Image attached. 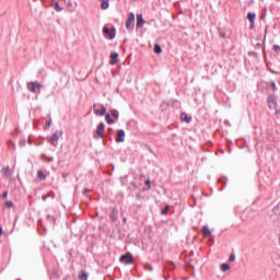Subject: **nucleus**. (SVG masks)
<instances>
[{
	"label": "nucleus",
	"instance_id": "nucleus-18",
	"mask_svg": "<svg viewBox=\"0 0 280 280\" xmlns=\"http://www.w3.org/2000/svg\"><path fill=\"white\" fill-rule=\"evenodd\" d=\"M102 4L101 8L102 10H108V8H110V3L108 2V0H101Z\"/></svg>",
	"mask_w": 280,
	"mask_h": 280
},
{
	"label": "nucleus",
	"instance_id": "nucleus-44",
	"mask_svg": "<svg viewBox=\"0 0 280 280\" xmlns=\"http://www.w3.org/2000/svg\"><path fill=\"white\" fill-rule=\"evenodd\" d=\"M137 198H140V195H139V194H137Z\"/></svg>",
	"mask_w": 280,
	"mask_h": 280
},
{
	"label": "nucleus",
	"instance_id": "nucleus-25",
	"mask_svg": "<svg viewBox=\"0 0 280 280\" xmlns=\"http://www.w3.org/2000/svg\"><path fill=\"white\" fill-rule=\"evenodd\" d=\"M154 52H155V54H163V48L161 47V45L155 44V46H154Z\"/></svg>",
	"mask_w": 280,
	"mask_h": 280
},
{
	"label": "nucleus",
	"instance_id": "nucleus-15",
	"mask_svg": "<svg viewBox=\"0 0 280 280\" xmlns=\"http://www.w3.org/2000/svg\"><path fill=\"white\" fill-rule=\"evenodd\" d=\"M182 121H185L186 124H191V117L187 115V113H182L180 115Z\"/></svg>",
	"mask_w": 280,
	"mask_h": 280
},
{
	"label": "nucleus",
	"instance_id": "nucleus-2",
	"mask_svg": "<svg viewBox=\"0 0 280 280\" xmlns=\"http://www.w3.org/2000/svg\"><path fill=\"white\" fill-rule=\"evenodd\" d=\"M63 135V131L60 130V131H56L50 138H49V141L51 143V145H54V148H58V141L60 139V137H62Z\"/></svg>",
	"mask_w": 280,
	"mask_h": 280
},
{
	"label": "nucleus",
	"instance_id": "nucleus-34",
	"mask_svg": "<svg viewBox=\"0 0 280 280\" xmlns=\"http://www.w3.org/2000/svg\"><path fill=\"white\" fill-rule=\"evenodd\" d=\"M51 119L46 120V128H51Z\"/></svg>",
	"mask_w": 280,
	"mask_h": 280
},
{
	"label": "nucleus",
	"instance_id": "nucleus-37",
	"mask_svg": "<svg viewBox=\"0 0 280 280\" xmlns=\"http://www.w3.org/2000/svg\"><path fill=\"white\" fill-rule=\"evenodd\" d=\"M1 198H3L4 200H5V198H8V190H5V191L2 194Z\"/></svg>",
	"mask_w": 280,
	"mask_h": 280
},
{
	"label": "nucleus",
	"instance_id": "nucleus-36",
	"mask_svg": "<svg viewBox=\"0 0 280 280\" xmlns=\"http://www.w3.org/2000/svg\"><path fill=\"white\" fill-rule=\"evenodd\" d=\"M229 261H235V254L230 255Z\"/></svg>",
	"mask_w": 280,
	"mask_h": 280
},
{
	"label": "nucleus",
	"instance_id": "nucleus-32",
	"mask_svg": "<svg viewBox=\"0 0 280 280\" xmlns=\"http://www.w3.org/2000/svg\"><path fill=\"white\" fill-rule=\"evenodd\" d=\"M273 51H276V54H280V46L273 45Z\"/></svg>",
	"mask_w": 280,
	"mask_h": 280
},
{
	"label": "nucleus",
	"instance_id": "nucleus-29",
	"mask_svg": "<svg viewBox=\"0 0 280 280\" xmlns=\"http://www.w3.org/2000/svg\"><path fill=\"white\" fill-rule=\"evenodd\" d=\"M55 10H56V12H62V8H61L60 3H58V2L55 3Z\"/></svg>",
	"mask_w": 280,
	"mask_h": 280
},
{
	"label": "nucleus",
	"instance_id": "nucleus-26",
	"mask_svg": "<svg viewBox=\"0 0 280 280\" xmlns=\"http://www.w3.org/2000/svg\"><path fill=\"white\" fill-rule=\"evenodd\" d=\"M37 178H39V180H45L47 178V176H45V173H43V171H38Z\"/></svg>",
	"mask_w": 280,
	"mask_h": 280
},
{
	"label": "nucleus",
	"instance_id": "nucleus-21",
	"mask_svg": "<svg viewBox=\"0 0 280 280\" xmlns=\"http://www.w3.org/2000/svg\"><path fill=\"white\" fill-rule=\"evenodd\" d=\"M202 233H203L207 237H209V235H211V230L209 229V226L205 225V226L202 228Z\"/></svg>",
	"mask_w": 280,
	"mask_h": 280
},
{
	"label": "nucleus",
	"instance_id": "nucleus-27",
	"mask_svg": "<svg viewBox=\"0 0 280 280\" xmlns=\"http://www.w3.org/2000/svg\"><path fill=\"white\" fill-rule=\"evenodd\" d=\"M42 198H43V200L45 202L48 198H56V194L49 192V194L43 196Z\"/></svg>",
	"mask_w": 280,
	"mask_h": 280
},
{
	"label": "nucleus",
	"instance_id": "nucleus-31",
	"mask_svg": "<svg viewBox=\"0 0 280 280\" xmlns=\"http://www.w3.org/2000/svg\"><path fill=\"white\" fill-rule=\"evenodd\" d=\"M167 211H170V206H166V207L162 210V215H167Z\"/></svg>",
	"mask_w": 280,
	"mask_h": 280
},
{
	"label": "nucleus",
	"instance_id": "nucleus-17",
	"mask_svg": "<svg viewBox=\"0 0 280 280\" xmlns=\"http://www.w3.org/2000/svg\"><path fill=\"white\" fill-rule=\"evenodd\" d=\"M79 280H89V275L86 273V270L82 269L79 272Z\"/></svg>",
	"mask_w": 280,
	"mask_h": 280
},
{
	"label": "nucleus",
	"instance_id": "nucleus-41",
	"mask_svg": "<svg viewBox=\"0 0 280 280\" xmlns=\"http://www.w3.org/2000/svg\"><path fill=\"white\" fill-rule=\"evenodd\" d=\"M3 234V228H0V235Z\"/></svg>",
	"mask_w": 280,
	"mask_h": 280
},
{
	"label": "nucleus",
	"instance_id": "nucleus-10",
	"mask_svg": "<svg viewBox=\"0 0 280 280\" xmlns=\"http://www.w3.org/2000/svg\"><path fill=\"white\" fill-rule=\"evenodd\" d=\"M109 218H110L112 222H117V220H119V212L117 211V209L114 208L112 210Z\"/></svg>",
	"mask_w": 280,
	"mask_h": 280
},
{
	"label": "nucleus",
	"instance_id": "nucleus-20",
	"mask_svg": "<svg viewBox=\"0 0 280 280\" xmlns=\"http://www.w3.org/2000/svg\"><path fill=\"white\" fill-rule=\"evenodd\" d=\"M110 116L114 117V119H119V110L110 109Z\"/></svg>",
	"mask_w": 280,
	"mask_h": 280
},
{
	"label": "nucleus",
	"instance_id": "nucleus-46",
	"mask_svg": "<svg viewBox=\"0 0 280 280\" xmlns=\"http://www.w3.org/2000/svg\"><path fill=\"white\" fill-rule=\"evenodd\" d=\"M131 1H137V0H131Z\"/></svg>",
	"mask_w": 280,
	"mask_h": 280
},
{
	"label": "nucleus",
	"instance_id": "nucleus-24",
	"mask_svg": "<svg viewBox=\"0 0 280 280\" xmlns=\"http://www.w3.org/2000/svg\"><path fill=\"white\" fill-rule=\"evenodd\" d=\"M221 270L222 272H226V270H231V266H229L226 262H223L221 264Z\"/></svg>",
	"mask_w": 280,
	"mask_h": 280
},
{
	"label": "nucleus",
	"instance_id": "nucleus-28",
	"mask_svg": "<svg viewBox=\"0 0 280 280\" xmlns=\"http://www.w3.org/2000/svg\"><path fill=\"white\" fill-rule=\"evenodd\" d=\"M269 86H270L271 91H273V93L277 91V83L275 81H270Z\"/></svg>",
	"mask_w": 280,
	"mask_h": 280
},
{
	"label": "nucleus",
	"instance_id": "nucleus-7",
	"mask_svg": "<svg viewBox=\"0 0 280 280\" xmlns=\"http://www.w3.org/2000/svg\"><path fill=\"white\" fill-rule=\"evenodd\" d=\"M126 27L128 30H132L135 27V13L133 12L129 13L127 22H126Z\"/></svg>",
	"mask_w": 280,
	"mask_h": 280
},
{
	"label": "nucleus",
	"instance_id": "nucleus-3",
	"mask_svg": "<svg viewBox=\"0 0 280 280\" xmlns=\"http://www.w3.org/2000/svg\"><path fill=\"white\" fill-rule=\"evenodd\" d=\"M120 264H125L126 266H130L132 261H135V257L130 253H126L119 258Z\"/></svg>",
	"mask_w": 280,
	"mask_h": 280
},
{
	"label": "nucleus",
	"instance_id": "nucleus-9",
	"mask_svg": "<svg viewBox=\"0 0 280 280\" xmlns=\"http://www.w3.org/2000/svg\"><path fill=\"white\" fill-rule=\"evenodd\" d=\"M244 215H246V218L243 217V220H253V218H255V210L247 208L244 211Z\"/></svg>",
	"mask_w": 280,
	"mask_h": 280
},
{
	"label": "nucleus",
	"instance_id": "nucleus-43",
	"mask_svg": "<svg viewBox=\"0 0 280 280\" xmlns=\"http://www.w3.org/2000/svg\"><path fill=\"white\" fill-rule=\"evenodd\" d=\"M86 191H89V189H84V194H86Z\"/></svg>",
	"mask_w": 280,
	"mask_h": 280
},
{
	"label": "nucleus",
	"instance_id": "nucleus-38",
	"mask_svg": "<svg viewBox=\"0 0 280 280\" xmlns=\"http://www.w3.org/2000/svg\"><path fill=\"white\" fill-rule=\"evenodd\" d=\"M145 270H154V268L152 266H150V265H147L145 266Z\"/></svg>",
	"mask_w": 280,
	"mask_h": 280
},
{
	"label": "nucleus",
	"instance_id": "nucleus-16",
	"mask_svg": "<svg viewBox=\"0 0 280 280\" xmlns=\"http://www.w3.org/2000/svg\"><path fill=\"white\" fill-rule=\"evenodd\" d=\"M110 58H112L110 65H117V62H119V60H117V58H119V54L113 52V54L110 55Z\"/></svg>",
	"mask_w": 280,
	"mask_h": 280
},
{
	"label": "nucleus",
	"instance_id": "nucleus-4",
	"mask_svg": "<svg viewBox=\"0 0 280 280\" xmlns=\"http://www.w3.org/2000/svg\"><path fill=\"white\" fill-rule=\"evenodd\" d=\"M115 27H113L112 30L108 28L107 26H104L103 27V34L104 36H108L109 40H113L116 36V33H115Z\"/></svg>",
	"mask_w": 280,
	"mask_h": 280
},
{
	"label": "nucleus",
	"instance_id": "nucleus-22",
	"mask_svg": "<svg viewBox=\"0 0 280 280\" xmlns=\"http://www.w3.org/2000/svg\"><path fill=\"white\" fill-rule=\"evenodd\" d=\"M42 159H44L46 163H51L54 161V156L48 158L45 153L42 154Z\"/></svg>",
	"mask_w": 280,
	"mask_h": 280
},
{
	"label": "nucleus",
	"instance_id": "nucleus-40",
	"mask_svg": "<svg viewBox=\"0 0 280 280\" xmlns=\"http://www.w3.org/2000/svg\"><path fill=\"white\" fill-rule=\"evenodd\" d=\"M145 185H151L150 178L145 180Z\"/></svg>",
	"mask_w": 280,
	"mask_h": 280
},
{
	"label": "nucleus",
	"instance_id": "nucleus-8",
	"mask_svg": "<svg viewBox=\"0 0 280 280\" xmlns=\"http://www.w3.org/2000/svg\"><path fill=\"white\" fill-rule=\"evenodd\" d=\"M124 141H126V131L124 129H120L117 131L116 142L124 143Z\"/></svg>",
	"mask_w": 280,
	"mask_h": 280
},
{
	"label": "nucleus",
	"instance_id": "nucleus-30",
	"mask_svg": "<svg viewBox=\"0 0 280 280\" xmlns=\"http://www.w3.org/2000/svg\"><path fill=\"white\" fill-rule=\"evenodd\" d=\"M5 207H7L8 209H12V207H14V203H13L12 201H7V202H5Z\"/></svg>",
	"mask_w": 280,
	"mask_h": 280
},
{
	"label": "nucleus",
	"instance_id": "nucleus-1",
	"mask_svg": "<svg viewBox=\"0 0 280 280\" xmlns=\"http://www.w3.org/2000/svg\"><path fill=\"white\" fill-rule=\"evenodd\" d=\"M267 102L269 104V108L275 110V115H280L279 105L277 104V96L275 94L269 95Z\"/></svg>",
	"mask_w": 280,
	"mask_h": 280
},
{
	"label": "nucleus",
	"instance_id": "nucleus-13",
	"mask_svg": "<svg viewBox=\"0 0 280 280\" xmlns=\"http://www.w3.org/2000/svg\"><path fill=\"white\" fill-rule=\"evenodd\" d=\"M1 173L3 174V176H5V178H10L12 176V172H10V166H4Z\"/></svg>",
	"mask_w": 280,
	"mask_h": 280
},
{
	"label": "nucleus",
	"instance_id": "nucleus-19",
	"mask_svg": "<svg viewBox=\"0 0 280 280\" xmlns=\"http://www.w3.org/2000/svg\"><path fill=\"white\" fill-rule=\"evenodd\" d=\"M105 121L109 125L113 126V124H115V120L113 118H110V114H106L105 115Z\"/></svg>",
	"mask_w": 280,
	"mask_h": 280
},
{
	"label": "nucleus",
	"instance_id": "nucleus-35",
	"mask_svg": "<svg viewBox=\"0 0 280 280\" xmlns=\"http://www.w3.org/2000/svg\"><path fill=\"white\" fill-rule=\"evenodd\" d=\"M147 150H149V152H151V154H154V151H152V148L149 144H144Z\"/></svg>",
	"mask_w": 280,
	"mask_h": 280
},
{
	"label": "nucleus",
	"instance_id": "nucleus-23",
	"mask_svg": "<svg viewBox=\"0 0 280 280\" xmlns=\"http://www.w3.org/2000/svg\"><path fill=\"white\" fill-rule=\"evenodd\" d=\"M46 218H47L48 222H50V224H52L55 226V224H56V217L47 214Z\"/></svg>",
	"mask_w": 280,
	"mask_h": 280
},
{
	"label": "nucleus",
	"instance_id": "nucleus-33",
	"mask_svg": "<svg viewBox=\"0 0 280 280\" xmlns=\"http://www.w3.org/2000/svg\"><path fill=\"white\" fill-rule=\"evenodd\" d=\"M26 144H27L26 140H21L20 141V148H25Z\"/></svg>",
	"mask_w": 280,
	"mask_h": 280
},
{
	"label": "nucleus",
	"instance_id": "nucleus-6",
	"mask_svg": "<svg viewBox=\"0 0 280 280\" xmlns=\"http://www.w3.org/2000/svg\"><path fill=\"white\" fill-rule=\"evenodd\" d=\"M104 130H106V125H104V122H100L96 128V136L98 139H104Z\"/></svg>",
	"mask_w": 280,
	"mask_h": 280
},
{
	"label": "nucleus",
	"instance_id": "nucleus-14",
	"mask_svg": "<svg viewBox=\"0 0 280 280\" xmlns=\"http://www.w3.org/2000/svg\"><path fill=\"white\" fill-rule=\"evenodd\" d=\"M26 89H28V91H31V93H36V82H34V81L28 82L26 85Z\"/></svg>",
	"mask_w": 280,
	"mask_h": 280
},
{
	"label": "nucleus",
	"instance_id": "nucleus-11",
	"mask_svg": "<svg viewBox=\"0 0 280 280\" xmlns=\"http://www.w3.org/2000/svg\"><path fill=\"white\" fill-rule=\"evenodd\" d=\"M143 25H145V20H143V15L142 14H138L137 15V27H143Z\"/></svg>",
	"mask_w": 280,
	"mask_h": 280
},
{
	"label": "nucleus",
	"instance_id": "nucleus-39",
	"mask_svg": "<svg viewBox=\"0 0 280 280\" xmlns=\"http://www.w3.org/2000/svg\"><path fill=\"white\" fill-rule=\"evenodd\" d=\"M36 89H43V84L36 82Z\"/></svg>",
	"mask_w": 280,
	"mask_h": 280
},
{
	"label": "nucleus",
	"instance_id": "nucleus-42",
	"mask_svg": "<svg viewBox=\"0 0 280 280\" xmlns=\"http://www.w3.org/2000/svg\"><path fill=\"white\" fill-rule=\"evenodd\" d=\"M108 130H109V132H113V128H109Z\"/></svg>",
	"mask_w": 280,
	"mask_h": 280
},
{
	"label": "nucleus",
	"instance_id": "nucleus-12",
	"mask_svg": "<svg viewBox=\"0 0 280 280\" xmlns=\"http://www.w3.org/2000/svg\"><path fill=\"white\" fill-rule=\"evenodd\" d=\"M247 19L250 22V25L253 27V25H255V19H257V14L249 12L247 13Z\"/></svg>",
	"mask_w": 280,
	"mask_h": 280
},
{
	"label": "nucleus",
	"instance_id": "nucleus-45",
	"mask_svg": "<svg viewBox=\"0 0 280 280\" xmlns=\"http://www.w3.org/2000/svg\"><path fill=\"white\" fill-rule=\"evenodd\" d=\"M124 222H126V219H124Z\"/></svg>",
	"mask_w": 280,
	"mask_h": 280
},
{
	"label": "nucleus",
	"instance_id": "nucleus-5",
	"mask_svg": "<svg viewBox=\"0 0 280 280\" xmlns=\"http://www.w3.org/2000/svg\"><path fill=\"white\" fill-rule=\"evenodd\" d=\"M93 112L94 114L104 117V115H106V106H104V104H101V109H97V104H94Z\"/></svg>",
	"mask_w": 280,
	"mask_h": 280
}]
</instances>
